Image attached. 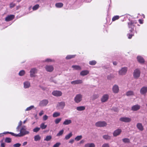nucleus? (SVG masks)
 <instances>
[{
	"mask_svg": "<svg viewBox=\"0 0 147 147\" xmlns=\"http://www.w3.org/2000/svg\"><path fill=\"white\" fill-rule=\"evenodd\" d=\"M34 106L33 105L29 107H27L25 110L26 111H29L31 110L32 109L34 108Z\"/></svg>",
	"mask_w": 147,
	"mask_h": 147,
	"instance_id": "42",
	"label": "nucleus"
},
{
	"mask_svg": "<svg viewBox=\"0 0 147 147\" xmlns=\"http://www.w3.org/2000/svg\"><path fill=\"white\" fill-rule=\"evenodd\" d=\"M6 133H8L10 134H11L13 136H17V134H15L14 133L11 132H4L3 133V134H6Z\"/></svg>",
	"mask_w": 147,
	"mask_h": 147,
	"instance_id": "48",
	"label": "nucleus"
},
{
	"mask_svg": "<svg viewBox=\"0 0 147 147\" xmlns=\"http://www.w3.org/2000/svg\"><path fill=\"white\" fill-rule=\"evenodd\" d=\"M127 68L126 67H123L120 69L118 71V74L119 75L123 76L125 75L127 72Z\"/></svg>",
	"mask_w": 147,
	"mask_h": 147,
	"instance_id": "2",
	"label": "nucleus"
},
{
	"mask_svg": "<svg viewBox=\"0 0 147 147\" xmlns=\"http://www.w3.org/2000/svg\"><path fill=\"white\" fill-rule=\"evenodd\" d=\"M95 144L93 143H88L85 144L84 147H95Z\"/></svg>",
	"mask_w": 147,
	"mask_h": 147,
	"instance_id": "23",
	"label": "nucleus"
},
{
	"mask_svg": "<svg viewBox=\"0 0 147 147\" xmlns=\"http://www.w3.org/2000/svg\"><path fill=\"white\" fill-rule=\"evenodd\" d=\"M24 88L25 89L28 88L31 86V84L30 82L26 81L23 83Z\"/></svg>",
	"mask_w": 147,
	"mask_h": 147,
	"instance_id": "14",
	"label": "nucleus"
},
{
	"mask_svg": "<svg viewBox=\"0 0 147 147\" xmlns=\"http://www.w3.org/2000/svg\"><path fill=\"white\" fill-rule=\"evenodd\" d=\"M48 116L46 115H44L43 117V120L44 121H46L47 119Z\"/></svg>",
	"mask_w": 147,
	"mask_h": 147,
	"instance_id": "54",
	"label": "nucleus"
},
{
	"mask_svg": "<svg viewBox=\"0 0 147 147\" xmlns=\"http://www.w3.org/2000/svg\"><path fill=\"white\" fill-rule=\"evenodd\" d=\"M109 97V96L108 94H104L102 96L101 99V101L102 102H104L107 101Z\"/></svg>",
	"mask_w": 147,
	"mask_h": 147,
	"instance_id": "10",
	"label": "nucleus"
},
{
	"mask_svg": "<svg viewBox=\"0 0 147 147\" xmlns=\"http://www.w3.org/2000/svg\"><path fill=\"white\" fill-rule=\"evenodd\" d=\"M119 16H114L112 18V20L113 21H114L118 19L119 18Z\"/></svg>",
	"mask_w": 147,
	"mask_h": 147,
	"instance_id": "40",
	"label": "nucleus"
},
{
	"mask_svg": "<svg viewBox=\"0 0 147 147\" xmlns=\"http://www.w3.org/2000/svg\"><path fill=\"white\" fill-rule=\"evenodd\" d=\"M75 55H69L67 56L66 58L67 59H70L71 58H73L75 57Z\"/></svg>",
	"mask_w": 147,
	"mask_h": 147,
	"instance_id": "39",
	"label": "nucleus"
},
{
	"mask_svg": "<svg viewBox=\"0 0 147 147\" xmlns=\"http://www.w3.org/2000/svg\"><path fill=\"white\" fill-rule=\"evenodd\" d=\"M61 144V143L59 142H57L55 144L53 147H59Z\"/></svg>",
	"mask_w": 147,
	"mask_h": 147,
	"instance_id": "51",
	"label": "nucleus"
},
{
	"mask_svg": "<svg viewBox=\"0 0 147 147\" xmlns=\"http://www.w3.org/2000/svg\"><path fill=\"white\" fill-rule=\"evenodd\" d=\"M133 35L132 34H127L128 38L129 39L131 38Z\"/></svg>",
	"mask_w": 147,
	"mask_h": 147,
	"instance_id": "55",
	"label": "nucleus"
},
{
	"mask_svg": "<svg viewBox=\"0 0 147 147\" xmlns=\"http://www.w3.org/2000/svg\"><path fill=\"white\" fill-rule=\"evenodd\" d=\"M99 97V95L98 94H94V95L92 97V99L93 100H95L97 98H98Z\"/></svg>",
	"mask_w": 147,
	"mask_h": 147,
	"instance_id": "43",
	"label": "nucleus"
},
{
	"mask_svg": "<svg viewBox=\"0 0 147 147\" xmlns=\"http://www.w3.org/2000/svg\"><path fill=\"white\" fill-rule=\"evenodd\" d=\"M27 142H24L23 144V145L24 146L26 145L27 144Z\"/></svg>",
	"mask_w": 147,
	"mask_h": 147,
	"instance_id": "62",
	"label": "nucleus"
},
{
	"mask_svg": "<svg viewBox=\"0 0 147 147\" xmlns=\"http://www.w3.org/2000/svg\"><path fill=\"white\" fill-rule=\"evenodd\" d=\"M140 93L142 95H145L147 93V86L142 87L140 89Z\"/></svg>",
	"mask_w": 147,
	"mask_h": 147,
	"instance_id": "9",
	"label": "nucleus"
},
{
	"mask_svg": "<svg viewBox=\"0 0 147 147\" xmlns=\"http://www.w3.org/2000/svg\"><path fill=\"white\" fill-rule=\"evenodd\" d=\"M65 105V102H58L57 104V107H59V108L63 109Z\"/></svg>",
	"mask_w": 147,
	"mask_h": 147,
	"instance_id": "18",
	"label": "nucleus"
},
{
	"mask_svg": "<svg viewBox=\"0 0 147 147\" xmlns=\"http://www.w3.org/2000/svg\"><path fill=\"white\" fill-rule=\"evenodd\" d=\"M74 140L73 139H71L69 141V143L72 144L74 143Z\"/></svg>",
	"mask_w": 147,
	"mask_h": 147,
	"instance_id": "57",
	"label": "nucleus"
},
{
	"mask_svg": "<svg viewBox=\"0 0 147 147\" xmlns=\"http://www.w3.org/2000/svg\"><path fill=\"white\" fill-rule=\"evenodd\" d=\"M136 127L140 131H142L144 130V127L140 123H138L137 124Z\"/></svg>",
	"mask_w": 147,
	"mask_h": 147,
	"instance_id": "22",
	"label": "nucleus"
},
{
	"mask_svg": "<svg viewBox=\"0 0 147 147\" xmlns=\"http://www.w3.org/2000/svg\"><path fill=\"white\" fill-rule=\"evenodd\" d=\"M95 125L98 127H103L106 126L107 123L105 121H99L95 123Z\"/></svg>",
	"mask_w": 147,
	"mask_h": 147,
	"instance_id": "5",
	"label": "nucleus"
},
{
	"mask_svg": "<svg viewBox=\"0 0 147 147\" xmlns=\"http://www.w3.org/2000/svg\"><path fill=\"white\" fill-rule=\"evenodd\" d=\"M134 94V92L132 91H129L127 92L126 93V95L128 96L133 95Z\"/></svg>",
	"mask_w": 147,
	"mask_h": 147,
	"instance_id": "32",
	"label": "nucleus"
},
{
	"mask_svg": "<svg viewBox=\"0 0 147 147\" xmlns=\"http://www.w3.org/2000/svg\"><path fill=\"white\" fill-rule=\"evenodd\" d=\"M120 121L125 122H129L131 121V119L129 117H123L119 119Z\"/></svg>",
	"mask_w": 147,
	"mask_h": 147,
	"instance_id": "11",
	"label": "nucleus"
},
{
	"mask_svg": "<svg viewBox=\"0 0 147 147\" xmlns=\"http://www.w3.org/2000/svg\"><path fill=\"white\" fill-rule=\"evenodd\" d=\"M61 118L56 119L55 121V123L57 124L58 123L61 121Z\"/></svg>",
	"mask_w": 147,
	"mask_h": 147,
	"instance_id": "50",
	"label": "nucleus"
},
{
	"mask_svg": "<svg viewBox=\"0 0 147 147\" xmlns=\"http://www.w3.org/2000/svg\"><path fill=\"white\" fill-rule=\"evenodd\" d=\"M52 94L55 96L59 97L61 96L62 95V93L60 91L55 90L52 92Z\"/></svg>",
	"mask_w": 147,
	"mask_h": 147,
	"instance_id": "13",
	"label": "nucleus"
},
{
	"mask_svg": "<svg viewBox=\"0 0 147 147\" xmlns=\"http://www.w3.org/2000/svg\"><path fill=\"white\" fill-rule=\"evenodd\" d=\"M60 115V113L56 112L53 113V116L54 117H56L59 116Z\"/></svg>",
	"mask_w": 147,
	"mask_h": 147,
	"instance_id": "33",
	"label": "nucleus"
},
{
	"mask_svg": "<svg viewBox=\"0 0 147 147\" xmlns=\"http://www.w3.org/2000/svg\"><path fill=\"white\" fill-rule=\"evenodd\" d=\"M124 143H129V140L128 138H125L122 139Z\"/></svg>",
	"mask_w": 147,
	"mask_h": 147,
	"instance_id": "46",
	"label": "nucleus"
},
{
	"mask_svg": "<svg viewBox=\"0 0 147 147\" xmlns=\"http://www.w3.org/2000/svg\"><path fill=\"white\" fill-rule=\"evenodd\" d=\"M54 61V60L51 59H47L45 60L44 62H51Z\"/></svg>",
	"mask_w": 147,
	"mask_h": 147,
	"instance_id": "49",
	"label": "nucleus"
},
{
	"mask_svg": "<svg viewBox=\"0 0 147 147\" xmlns=\"http://www.w3.org/2000/svg\"><path fill=\"white\" fill-rule=\"evenodd\" d=\"M83 83V81L81 80H78L71 81V83L73 85L81 84Z\"/></svg>",
	"mask_w": 147,
	"mask_h": 147,
	"instance_id": "17",
	"label": "nucleus"
},
{
	"mask_svg": "<svg viewBox=\"0 0 147 147\" xmlns=\"http://www.w3.org/2000/svg\"><path fill=\"white\" fill-rule=\"evenodd\" d=\"M45 68L46 70L49 72H52L54 70V68L53 66L52 65H47Z\"/></svg>",
	"mask_w": 147,
	"mask_h": 147,
	"instance_id": "8",
	"label": "nucleus"
},
{
	"mask_svg": "<svg viewBox=\"0 0 147 147\" xmlns=\"http://www.w3.org/2000/svg\"><path fill=\"white\" fill-rule=\"evenodd\" d=\"M113 64L115 65H116L117 64V62L116 61L113 62Z\"/></svg>",
	"mask_w": 147,
	"mask_h": 147,
	"instance_id": "64",
	"label": "nucleus"
},
{
	"mask_svg": "<svg viewBox=\"0 0 147 147\" xmlns=\"http://www.w3.org/2000/svg\"><path fill=\"white\" fill-rule=\"evenodd\" d=\"M21 145V144L20 143H16L13 144V146L14 147H19Z\"/></svg>",
	"mask_w": 147,
	"mask_h": 147,
	"instance_id": "52",
	"label": "nucleus"
},
{
	"mask_svg": "<svg viewBox=\"0 0 147 147\" xmlns=\"http://www.w3.org/2000/svg\"><path fill=\"white\" fill-rule=\"evenodd\" d=\"M103 138L106 140H109L111 139V136L108 135H105L103 136Z\"/></svg>",
	"mask_w": 147,
	"mask_h": 147,
	"instance_id": "35",
	"label": "nucleus"
},
{
	"mask_svg": "<svg viewBox=\"0 0 147 147\" xmlns=\"http://www.w3.org/2000/svg\"><path fill=\"white\" fill-rule=\"evenodd\" d=\"M102 147H110V146L109 144L105 143L102 145Z\"/></svg>",
	"mask_w": 147,
	"mask_h": 147,
	"instance_id": "53",
	"label": "nucleus"
},
{
	"mask_svg": "<svg viewBox=\"0 0 147 147\" xmlns=\"http://www.w3.org/2000/svg\"><path fill=\"white\" fill-rule=\"evenodd\" d=\"M71 67L73 68V70H81L82 69L81 67L78 65H72Z\"/></svg>",
	"mask_w": 147,
	"mask_h": 147,
	"instance_id": "24",
	"label": "nucleus"
},
{
	"mask_svg": "<svg viewBox=\"0 0 147 147\" xmlns=\"http://www.w3.org/2000/svg\"><path fill=\"white\" fill-rule=\"evenodd\" d=\"M63 4L62 3H57L55 4L56 6L58 8H60L62 7L63 6Z\"/></svg>",
	"mask_w": 147,
	"mask_h": 147,
	"instance_id": "38",
	"label": "nucleus"
},
{
	"mask_svg": "<svg viewBox=\"0 0 147 147\" xmlns=\"http://www.w3.org/2000/svg\"><path fill=\"white\" fill-rule=\"evenodd\" d=\"M37 72V69L35 68H33L31 69L30 71V76L31 77H33L35 76V74Z\"/></svg>",
	"mask_w": 147,
	"mask_h": 147,
	"instance_id": "7",
	"label": "nucleus"
},
{
	"mask_svg": "<svg viewBox=\"0 0 147 147\" xmlns=\"http://www.w3.org/2000/svg\"><path fill=\"white\" fill-rule=\"evenodd\" d=\"M112 90L113 93H117L119 91V88L117 85H115L112 88Z\"/></svg>",
	"mask_w": 147,
	"mask_h": 147,
	"instance_id": "16",
	"label": "nucleus"
},
{
	"mask_svg": "<svg viewBox=\"0 0 147 147\" xmlns=\"http://www.w3.org/2000/svg\"><path fill=\"white\" fill-rule=\"evenodd\" d=\"M71 120L70 119H65L63 122V124L65 125H68L71 123Z\"/></svg>",
	"mask_w": 147,
	"mask_h": 147,
	"instance_id": "26",
	"label": "nucleus"
},
{
	"mask_svg": "<svg viewBox=\"0 0 147 147\" xmlns=\"http://www.w3.org/2000/svg\"><path fill=\"white\" fill-rule=\"evenodd\" d=\"M141 72L140 69H136L134 71L133 75L134 78L136 79H138L140 76Z\"/></svg>",
	"mask_w": 147,
	"mask_h": 147,
	"instance_id": "3",
	"label": "nucleus"
},
{
	"mask_svg": "<svg viewBox=\"0 0 147 147\" xmlns=\"http://www.w3.org/2000/svg\"><path fill=\"white\" fill-rule=\"evenodd\" d=\"M1 147H5V145L4 143H2L1 144Z\"/></svg>",
	"mask_w": 147,
	"mask_h": 147,
	"instance_id": "60",
	"label": "nucleus"
},
{
	"mask_svg": "<svg viewBox=\"0 0 147 147\" xmlns=\"http://www.w3.org/2000/svg\"><path fill=\"white\" fill-rule=\"evenodd\" d=\"M25 74V71L24 70H22L20 71L19 73V75L20 76H22L24 75Z\"/></svg>",
	"mask_w": 147,
	"mask_h": 147,
	"instance_id": "41",
	"label": "nucleus"
},
{
	"mask_svg": "<svg viewBox=\"0 0 147 147\" xmlns=\"http://www.w3.org/2000/svg\"><path fill=\"white\" fill-rule=\"evenodd\" d=\"M29 132L26 130V128L25 126L22 127L20 130V133L17 134L18 137H21L25 135L29 134Z\"/></svg>",
	"mask_w": 147,
	"mask_h": 147,
	"instance_id": "1",
	"label": "nucleus"
},
{
	"mask_svg": "<svg viewBox=\"0 0 147 147\" xmlns=\"http://www.w3.org/2000/svg\"><path fill=\"white\" fill-rule=\"evenodd\" d=\"M40 129V128L36 127L33 129V131L34 132H37L38 131H39Z\"/></svg>",
	"mask_w": 147,
	"mask_h": 147,
	"instance_id": "47",
	"label": "nucleus"
},
{
	"mask_svg": "<svg viewBox=\"0 0 147 147\" xmlns=\"http://www.w3.org/2000/svg\"><path fill=\"white\" fill-rule=\"evenodd\" d=\"M140 105H136L133 106L132 107L131 109L132 111H136L140 109Z\"/></svg>",
	"mask_w": 147,
	"mask_h": 147,
	"instance_id": "19",
	"label": "nucleus"
},
{
	"mask_svg": "<svg viewBox=\"0 0 147 147\" xmlns=\"http://www.w3.org/2000/svg\"><path fill=\"white\" fill-rule=\"evenodd\" d=\"M15 6V4L13 3H11L10 4V7L11 8Z\"/></svg>",
	"mask_w": 147,
	"mask_h": 147,
	"instance_id": "56",
	"label": "nucleus"
},
{
	"mask_svg": "<svg viewBox=\"0 0 147 147\" xmlns=\"http://www.w3.org/2000/svg\"><path fill=\"white\" fill-rule=\"evenodd\" d=\"M52 137L51 135H49L46 136L45 138L44 139V140L46 141H48L51 140L52 139Z\"/></svg>",
	"mask_w": 147,
	"mask_h": 147,
	"instance_id": "30",
	"label": "nucleus"
},
{
	"mask_svg": "<svg viewBox=\"0 0 147 147\" xmlns=\"http://www.w3.org/2000/svg\"><path fill=\"white\" fill-rule=\"evenodd\" d=\"M47 127V125H45L44 123H42L40 125V128L42 129H45Z\"/></svg>",
	"mask_w": 147,
	"mask_h": 147,
	"instance_id": "34",
	"label": "nucleus"
},
{
	"mask_svg": "<svg viewBox=\"0 0 147 147\" xmlns=\"http://www.w3.org/2000/svg\"><path fill=\"white\" fill-rule=\"evenodd\" d=\"M85 107L84 106H81L77 107L76 109L78 111H82L85 109Z\"/></svg>",
	"mask_w": 147,
	"mask_h": 147,
	"instance_id": "28",
	"label": "nucleus"
},
{
	"mask_svg": "<svg viewBox=\"0 0 147 147\" xmlns=\"http://www.w3.org/2000/svg\"><path fill=\"white\" fill-rule=\"evenodd\" d=\"M96 63V62L95 60L90 61L89 62V64L91 65H95Z\"/></svg>",
	"mask_w": 147,
	"mask_h": 147,
	"instance_id": "37",
	"label": "nucleus"
},
{
	"mask_svg": "<svg viewBox=\"0 0 147 147\" xmlns=\"http://www.w3.org/2000/svg\"><path fill=\"white\" fill-rule=\"evenodd\" d=\"M22 124V121H20L18 125L20 126Z\"/></svg>",
	"mask_w": 147,
	"mask_h": 147,
	"instance_id": "61",
	"label": "nucleus"
},
{
	"mask_svg": "<svg viewBox=\"0 0 147 147\" xmlns=\"http://www.w3.org/2000/svg\"><path fill=\"white\" fill-rule=\"evenodd\" d=\"M14 18L13 15H10L7 16L5 18V20L6 21H9L12 20Z\"/></svg>",
	"mask_w": 147,
	"mask_h": 147,
	"instance_id": "21",
	"label": "nucleus"
},
{
	"mask_svg": "<svg viewBox=\"0 0 147 147\" xmlns=\"http://www.w3.org/2000/svg\"><path fill=\"white\" fill-rule=\"evenodd\" d=\"M49 102L48 100H43L40 101L39 105L41 107L46 106Z\"/></svg>",
	"mask_w": 147,
	"mask_h": 147,
	"instance_id": "12",
	"label": "nucleus"
},
{
	"mask_svg": "<svg viewBox=\"0 0 147 147\" xmlns=\"http://www.w3.org/2000/svg\"><path fill=\"white\" fill-rule=\"evenodd\" d=\"M5 141L7 143H10L11 142V139L9 138H7L5 139Z\"/></svg>",
	"mask_w": 147,
	"mask_h": 147,
	"instance_id": "44",
	"label": "nucleus"
},
{
	"mask_svg": "<svg viewBox=\"0 0 147 147\" xmlns=\"http://www.w3.org/2000/svg\"><path fill=\"white\" fill-rule=\"evenodd\" d=\"M138 61L140 63H143L144 62V60L143 57L140 56H138L137 57Z\"/></svg>",
	"mask_w": 147,
	"mask_h": 147,
	"instance_id": "25",
	"label": "nucleus"
},
{
	"mask_svg": "<svg viewBox=\"0 0 147 147\" xmlns=\"http://www.w3.org/2000/svg\"><path fill=\"white\" fill-rule=\"evenodd\" d=\"M122 131L120 129H118L115 130L113 132V134L114 136L116 137L119 135Z\"/></svg>",
	"mask_w": 147,
	"mask_h": 147,
	"instance_id": "15",
	"label": "nucleus"
},
{
	"mask_svg": "<svg viewBox=\"0 0 147 147\" xmlns=\"http://www.w3.org/2000/svg\"><path fill=\"white\" fill-rule=\"evenodd\" d=\"M82 95L80 94H78L76 95L74 98V100L75 102L78 103L82 100Z\"/></svg>",
	"mask_w": 147,
	"mask_h": 147,
	"instance_id": "4",
	"label": "nucleus"
},
{
	"mask_svg": "<svg viewBox=\"0 0 147 147\" xmlns=\"http://www.w3.org/2000/svg\"><path fill=\"white\" fill-rule=\"evenodd\" d=\"M39 7V5L38 4L36 5H34L32 8V9L33 10H35L38 8Z\"/></svg>",
	"mask_w": 147,
	"mask_h": 147,
	"instance_id": "45",
	"label": "nucleus"
},
{
	"mask_svg": "<svg viewBox=\"0 0 147 147\" xmlns=\"http://www.w3.org/2000/svg\"><path fill=\"white\" fill-rule=\"evenodd\" d=\"M44 113V112L43 111H41L39 113V115L40 116H42Z\"/></svg>",
	"mask_w": 147,
	"mask_h": 147,
	"instance_id": "58",
	"label": "nucleus"
},
{
	"mask_svg": "<svg viewBox=\"0 0 147 147\" xmlns=\"http://www.w3.org/2000/svg\"><path fill=\"white\" fill-rule=\"evenodd\" d=\"M139 21L140 24H142L143 23L142 20H139Z\"/></svg>",
	"mask_w": 147,
	"mask_h": 147,
	"instance_id": "63",
	"label": "nucleus"
},
{
	"mask_svg": "<svg viewBox=\"0 0 147 147\" xmlns=\"http://www.w3.org/2000/svg\"><path fill=\"white\" fill-rule=\"evenodd\" d=\"M64 132L63 129H62L59 131L58 133L56 135V136L57 137L62 136Z\"/></svg>",
	"mask_w": 147,
	"mask_h": 147,
	"instance_id": "31",
	"label": "nucleus"
},
{
	"mask_svg": "<svg viewBox=\"0 0 147 147\" xmlns=\"http://www.w3.org/2000/svg\"><path fill=\"white\" fill-rule=\"evenodd\" d=\"M89 71L88 70H84L80 72V74L81 76H84L89 74Z\"/></svg>",
	"mask_w": 147,
	"mask_h": 147,
	"instance_id": "20",
	"label": "nucleus"
},
{
	"mask_svg": "<svg viewBox=\"0 0 147 147\" xmlns=\"http://www.w3.org/2000/svg\"><path fill=\"white\" fill-rule=\"evenodd\" d=\"M41 139V137L39 135H37L34 136V140L35 141H39Z\"/></svg>",
	"mask_w": 147,
	"mask_h": 147,
	"instance_id": "29",
	"label": "nucleus"
},
{
	"mask_svg": "<svg viewBox=\"0 0 147 147\" xmlns=\"http://www.w3.org/2000/svg\"><path fill=\"white\" fill-rule=\"evenodd\" d=\"M136 22L131 21L129 22L128 23V27L129 28H131V30H129L131 32H132V31L134 30L135 24Z\"/></svg>",
	"mask_w": 147,
	"mask_h": 147,
	"instance_id": "6",
	"label": "nucleus"
},
{
	"mask_svg": "<svg viewBox=\"0 0 147 147\" xmlns=\"http://www.w3.org/2000/svg\"><path fill=\"white\" fill-rule=\"evenodd\" d=\"M84 142V140H82L80 142V144H83Z\"/></svg>",
	"mask_w": 147,
	"mask_h": 147,
	"instance_id": "59",
	"label": "nucleus"
},
{
	"mask_svg": "<svg viewBox=\"0 0 147 147\" xmlns=\"http://www.w3.org/2000/svg\"><path fill=\"white\" fill-rule=\"evenodd\" d=\"M82 138V135L77 136L75 138V140L76 141H78L80 140Z\"/></svg>",
	"mask_w": 147,
	"mask_h": 147,
	"instance_id": "36",
	"label": "nucleus"
},
{
	"mask_svg": "<svg viewBox=\"0 0 147 147\" xmlns=\"http://www.w3.org/2000/svg\"><path fill=\"white\" fill-rule=\"evenodd\" d=\"M73 134L72 132H70L69 134L66 135L65 137V139L66 140L69 139L72 136Z\"/></svg>",
	"mask_w": 147,
	"mask_h": 147,
	"instance_id": "27",
	"label": "nucleus"
}]
</instances>
